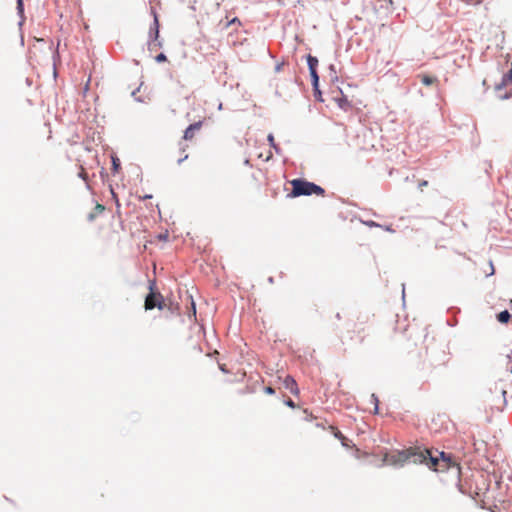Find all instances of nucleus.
Returning <instances> with one entry per match:
<instances>
[{
  "label": "nucleus",
  "instance_id": "1",
  "mask_svg": "<svg viewBox=\"0 0 512 512\" xmlns=\"http://www.w3.org/2000/svg\"><path fill=\"white\" fill-rule=\"evenodd\" d=\"M369 336L368 318L358 316L341 335V342L348 347H357L362 345Z\"/></svg>",
  "mask_w": 512,
  "mask_h": 512
},
{
  "label": "nucleus",
  "instance_id": "2",
  "mask_svg": "<svg viewBox=\"0 0 512 512\" xmlns=\"http://www.w3.org/2000/svg\"><path fill=\"white\" fill-rule=\"evenodd\" d=\"M422 454L425 457V461L422 464L427 465L433 471L444 472L451 468L460 470L459 463L451 454L436 451V455H434L429 449H423Z\"/></svg>",
  "mask_w": 512,
  "mask_h": 512
},
{
  "label": "nucleus",
  "instance_id": "3",
  "mask_svg": "<svg viewBox=\"0 0 512 512\" xmlns=\"http://www.w3.org/2000/svg\"><path fill=\"white\" fill-rule=\"evenodd\" d=\"M408 461L422 464L425 461L422 449L410 447L406 450L386 453L383 457V462L391 466H403Z\"/></svg>",
  "mask_w": 512,
  "mask_h": 512
},
{
  "label": "nucleus",
  "instance_id": "4",
  "mask_svg": "<svg viewBox=\"0 0 512 512\" xmlns=\"http://www.w3.org/2000/svg\"><path fill=\"white\" fill-rule=\"evenodd\" d=\"M290 184L292 185V191L289 194L291 197L309 196L312 194L324 196L325 193L322 187L307 180L293 179L290 181Z\"/></svg>",
  "mask_w": 512,
  "mask_h": 512
},
{
  "label": "nucleus",
  "instance_id": "5",
  "mask_svg": "<svg viewBox=\"0 0 512 512\" xmlns=\"http://www.w3.org/2000/svg\"><path fill=\"white\" fill-rule=\"evenodd\" d=\"M155 286L154 281L150 282V293L146 296L144 304L146 310H152L154 308L163 309L164 297L160 292L155 291Z\"/></svg>",
  "mask_w": 512,
  "mask_h": 512
},
{
  "label": "nucleus",
  "instance_id": "6",
  "mask_svg": "<svg viewBox=\"0 0 512 512\" xmlns=\"http://www.w3.org/2000/svg\"><path fill=\"white\" fill-rule=\"evenodd\" d=\"M202 121L195 122L189 125L184 131L183 139L186 141H191L194 139L195 134L201 129Z\"/></svg>",
  "mask_w": 512,
  "mask_h": 512
},
{
  "label": "nucleus",
  "instance_id": "7",
  "mask_svg": "<svg viewBox=\"0 0 512 512\" xmlns=\"http://www.w3.org/2000/svg\"><path fill=\"white\" fill-rule=\"evenodd\" d=\"M282 385L285 389L289 390L293 395H296V396L299 395L300 391H299L298 385H297L295 379L293 377H291L290 375H287L283 379Z\"/></svg>",
  "mask_w": 512,
  "mask_h": 512
},
{
  "label": "nucleus",
  "instance_id": "8",
  "mask_svg": "<svg viewBox=\"0 0 512 512\" xmlns=\"http://www.w3.org/2000/svg\"><path fill=\"white\" fill-rule=\"evenodd\" d=\"M329 430L331 431V433L341 441V444L344 446V447H350V440H348L338 429L337 427L335 426H329Z\"/></svg>",
  "mask_w": 512,
  "mask_h": 512
},
{
  "label": "nucleus",
  "instance_id": "9",
  "mask_svg": "<svg viewBox=\"0 0 512 512\" xmlns=\"http://www.w3.org/2000/svg\"><path fill=\"white\" fill-rule=\"evenodd\" d=\"M105 211V206L102 204L97 203L91 213L88 214L87 219L89 221H94L95 218L102 214Z\"/></svg>",
  "mask_w": 512,
  "mask_h": 512
},
{
  "label": "nucleus",
  "instance_id": "10",
  "mask_svg": "<svg viewBox=\"0 0 512 512\" xmlns=\"http://www.w3.org/2000/svg\"><path fill=\"white\" fill-rule=\"evenodd\" d=\"M150 35L154 36V41L159 38V21L156 15L154 16L153 25L150 27Z\"/></svg>",
  "mask_w": 512,
  "mask_h": 512
},
{
  "label": "nucleus",
  "instance_id": "11",
  "mask_svg": "<svg viewBox=\"0 0 512 512\" xmlns=\"http://www.w3.org/2000/svg\"><path fill=\"white\" fill-rule=\"evenodd\" d=\"M307 63H308V67H309V71L310 72H314L316 71V68L318 66V59L312 55H308L307 56Z\"/></svg>",
  "mask_w": 512,
  "mask_h": 512
},
{
  "label": "nucleus",
  "instance_id": "12",
  "mask_svg": "<svg viewBox=\"0 0 512 512\" xmlns=\"http://www.w3.org/2000/svg\"><path fill=\"white\" fill-rule=\"evenodd\" d=\"M509 82H512V70H510L507 74H505L502 78L501 84L497 85V89H501L503 86H506Z\"/></svg>",
  "mask_w": 512,
  "mask_h": 512
},
{
  "label": "nucleus",
  "instance_id": "13",
  "mask_svg": "<svg viewBox=\"0 0 512 512\" xmlns=\"http://www.w3.org/2000/svg\"><path fill=\"white\" fill-rule=\"evenodd\" d=\"M420 78H421V82L426 86H430V85L434 84L435 82H437L436 77L429 76V75H422V76H420Z\"/></svg>",
  "mask_w": 512,
  "mask_h": 512
},
{
  "label": "nucleus",
  "instance_id": "14",
  "mask_svg": "<svg viewBox=\"0 0 512 512\" xmlns=\"http://www.w3.org/2000/svg\"><path fill=\"white\" fill-rule=\"evenodd\" d=\"M510 317H511V314L507 310L502 311L497 315V319L501 323H507L509 321Z\"/></svg>",
  "mask_w": 512,
  "mask_h": 512
},
{
  "label": "nucleus",
  "instance_id": "15",
  "mask_svg": "<svg viewBox=\"0 0 512 512\" xmlns=\"http://www.w3.org/2000/svg\"><path fill=\"white\" fill-rule=\"evenodd\" d=\"M311 79H312V85L315 91H318V82H319V76L317 74V71L310 72Z\"/></svg>",
  "mask_w": 512,
  "mask_h": 512
},
{
  "label": "nucleus",
  "instance_id": "16",
  "mask_svg": "<svg viewBox=\"0 0 512 512\" xmlns=\"http://www.w3.org/2000/svg\"><path fill=\"white\" fill-rule=\"evenodd\" d=\"M337 101H338L339 106L344 110H347V108L350 107L348 100L344 97L338 99Z\"/></svg>",
  "mask_w": 512,
  "mask_h": 512
},
{
  "label": "nucleus",
  "instance_id": "17",
  "mask_svg": "<svg viewBox=\"0 0 512 512\" xmlns=\"http://www.w3.org/2000/svg\"><path fill=\"white\" fill-rule=\"evenodd\" d=\"M229 26H241V22L237 17H235L226 23L225 27Z\"/></svg>",
  "mask_w": 512,
  "mask_h": 512
},
{
  "label": "nucleus",
  "instance_id": "18",
  "mask_svg": "<svg viewBox=\"0 0 512 512\" xmlns=\"http://www.w3.org/2000/svg\"><path fill=\"white\" fill-rule=\"evenodd\" d=\"M79 177H81L84 181H87L88 179V174L82 166L80 167Z\"/></svg>",
  "mask_w": 512,
  "mask_h": 512
},
{
  "label": "nucleus",
  "instance_id": "19",
  "mask_svg": "<svg viewBox=\"0 0 512 512\" xmlns=\"http://www.w3.org/2000/svg\"><path fill=\"white\" fill-rule=\"evenodd\" d=\"M155 59H156V61H157V62H165V61L167 60V57H166V55H165V54L160 53V54H158V55L156 56V58H155Z\"/></svg>",
  "mask_w": 512,
  "mask_h": 512
},
{
  "label": "nucleus",
  "instance_id": "20",
  "mask_svg": "<svg viewBox=\"0 0 512 512\" xmlns=\"http://www.w3.org/2000/svg\"><path fill=\"white\" fill-rule=\"evenodd\" d=\"M285 404H286L288 407L293 408V409L296 407V404H295V403H294V401H293V400H291V399L286 400V401H285Z\"/></svg>",
  "mask_w": 512,
  "mask_h": 512
},
{
  "label": "nucleus",
  "instance_id": "21",
  "mask_svg": "<svg viewBox=\"0 0 512 512\" xmlns=\"http://www.w3.org/2000/svg\"><path fill=\"white\" fill-rule=\"evenodd\" d=\"M17 8L20 12H23V1L17 0Z\"/></svg>",
  "mask_w": 512,
  "mask_h": 512
},
{
  "label": "nucleus",
  "instance_id": "22",
  "mask_svg": "<svg viewBox=\"0 0 512 512\" xmlns=\"http://www.w3.org/2000/svg\"><path fill=\"white\" fill-rule=\"evenodd\" d=\"M264 391H265L267 394H270V395H272V394H274V393H275V390H274L272 387H270V386L266 387Z\"/></svg>",
  "mask_w": 512,
  "mask_h": 512
},
{
  "label": "nucleus",
  "instance_id": "23",
  "mask_svg": "<svg viewBox=\"0 0 512 512\" xmlns=\"http://www.w3.org/2000/svg\"><path fill=\"white\" fill-rule=\"evenodd\" d=\"M373 400L375 401V411L374 413H378V399L375 397V395H372Z\"/></svg>",
  "mask_w": 512,
  "mask_h": 512
},
{
  "label": "nucleus",
  "instance_id": "24",
  "mask_svg": "<svg viewBox=\"0 0 512 512\" xmlns=\"http://www.w3.org/2000/svg\"><path fill=\"white\" fill-rule=\"evenodd\" d=\"M150 198H152V195H145V196L140 197V199H142V200L150 199Z\"/></svg>",
  "mask_w": 512,
  "mask_h": 512
},
{
  "label": "nucleus",
  "instance_id": "25",
  "mask_svg": "<svg viewBox=\"0 0 512 512\" xmlns=\"http://www.w3.org/2000/svg\"><path fill=\"white\" fill-rule=\"evenodd\" d=\"M268 140H269V142H271V143L273 144V142H274V137H273V135H271V134H270V135L268 136Z\"/></svg>",
  "mask_w": 512,
  "mask_h": 512
},
{
  "label": "nucleus",
  "instance_id": "26",
  "mask_svg": "<svg viewBox=\"0 0 512 512\" xmlns=\"http://www.w3.org/2000/svg\"><path fill=\"white\" fill-rule=\"evenodd\" d=\"M428 182L427 181H423L420 183V188L422 189V187L424 186H427Z\"/></svg>",
  "mask_w": 512,
  "mask_h": 512
},
{
  "label": "nucleus",
  "instance_id": "27",
  "mask_svg": "<svg viewBox=\"0 0 512 512\" xmlns=\"http://www.w3.org/2000/svg\"><path fill=\"white\" fill-rule=\"evenodd\" d=\"M192 308H193V314L195 315V314H196V309H195V304H194V302H192Z\"/></svg>",
  "mask_w": 512,
  "mask_h": 512
},
{
  "label": "nucleus",
  "instance_id": "28",
  "mask_svg": "<svg viewBox=\"0 0 512 512\" xmlns=\"http://www.w3.org/2000/svg\"><path fill=\"white\" fill-rule=\"evenodd\" d=\"M159 238H161V239L167 238V235H164V236L159 235Z\"/></svg>",
  "mask_w": 512,
  "mask_h": 512
},
{
  "label": "nucleus",
  "instance_id": "29",
  "mask_svg": "<svg viewBox=\"0 0 512 512\" xmlns=\"http://www.w3.org/2000/svg\"><path fill=\"white\" fill-rule=\"evenodd\" d=\"M159 238H161V239L167 238V235H164V236L159 235Z\"/></svg>",
  "mask_w": 512,
  "mask_h": 512
},
{
  "label": "nucleus",
  "instance_id": "30",
  "mask_svg": "<svg viewBox=\"0 0 512 512\" xmlns=\"http://www.w3.org/2000/svg\"><path fill=\"white\" fill-rule=\"evenodd\" d=\"M159 238H161V239L167 238V235H164V236L159 235Z\"/></svg>",
  "mask_w": 512,
  "mask_h": 512
},
{
  "label": "nucleus",
  "instance_id": "31",
  "mask_svg": "<svg viewBox=\"0 0 512 512\" xmlns=\"http://www.w3.org/2000/svg\"><path fill=\"white\" fill-rule=\"evenodd\" d=\"M186 158H188V155H185V157L183 159H180L179 162H182Z\"/></svg>",
  "mask_w": 512,
  "mask_h": 512
},
{
  "label": "nucleus",
  "instance_id": "32",
  "mask_svg": "<svg viewBox=\"0 0 512 512\" xmlns=\"http://www.w3.org/2000/svg\"><path fill=\"white\" fill-rule=\"evenodd\" d=\"M388 3L392 6L393 5V0H388Z\"/></svg>",
  "mask_w": 512,
  "mask_h": 512
},
{
  "label": "nucleus",
  "instance_id": "33",
  "mask_svg": "<svg viewBox=\"0 0 512 512\" xmlns=\"http://www.w3.org/2000/svg\"><path fill=\"white\" fill-rule=\"evenodd\" d=\"M506 393H507V392H506L505 390H502V394H503V396H505V395H506Z\"/></svg>",
  "mask_w": 512,
  "mask_h": 512
},
{
  "label": "nucleus",
  "instance_id": "34",
  "mask_svg": "<svg viewBox=\"0 0 512 512\" xmlns=\"http://www.w3.org/2000/svg\"><path fill=\"white\" fill-rule=\"evenodd\" d=\"M157 46L161 47V46H162V43H161V42H158V43H157Z\"/></svg>",
  "mask_w": 512,
  "mask_h": 512
},
{
  "label": "nucleus",
  "instance_id": "35",
  "mask_svg": "<svg viewBox=\"0 0 512 512\" xmlns=\"http://www.w3.org/2000/svg\"><path fill=\"white\" fill-rule=\"evenodd\" d=\"M113 164H114V167H115V168H117V167H118V165L116 164V162H115V161L113 162Z\"/></svg>",
  "mask_w": 512,
  "mask_h": 512
}]
</instances>
